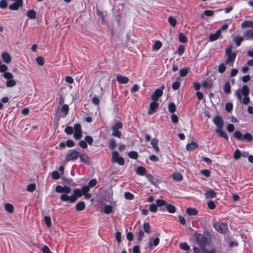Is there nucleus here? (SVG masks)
<instances>
[{
  "label": "nucleus",
  "mask_w": 253,
  "mask_h": 253,
  "mask_svg": "<svg viewBox=\"0 0 253 253\" xmlns=\"http://www.w3.org/2000/svg\"><path fill=\"white\" fill-rule=\"evenodd\" d=\"M250 89L247 85H244L242 88L237 89L235 94L237 98L244 104L247 105L250 102L249 95Z\"/></svg>",
  "instance_id": "1"
},
{
  "label": "nucleus",
  "mask_w": 253,
  "mask_h": 253,
  "mask_svg": "<svg viewBox=\"0 0 253 253\" xmlns=\"http://www.w3.org/2000/svg\"><path fill=\"white\" fill-rule=\"evenodd\" d=\"M83 195V187L82 189H75L73 190V195L69 196L66 194H61L60 199L62 201L67 202L69 201L71 203H75L78 197H81Z\"/></svg>",
  "instance_id": "2"
},
{
  "label": "nucleus",
  "mask_w": 253,
  "mask_h": 253,
  "mask_svg": "<svg viewBox=\"0 0 253 253\" xmlns=\"http://www.w3.org/2000/svg\"><path fill=\"white\" fill-rule=\"evenodd\" d=\"M233 136L239 141L252 142L253 140V136L250 133L247 132L243 135L239 130H236L233 133Z\"/></svg>",
  "instance_id": "3"
},
{
  "label": "nucleus",
  "mask_w": 253,
  "mask_h": 253,
  "mask_svg": "<svg viewBox=\"0 0 253 253\" xmlns=\"http://www.w3.org/2000/svg\"><path fill=\"white\" fill-rule=\"evenodd\" d=\"M194 237L196 243L200 245L201 248L203 247H205L209 244V239L208 237L204 234L195 233Z\"/></svg>",
  "instance_id": "4"
},
{
  "label": "nucleus",
  "mask_w": 253,
  "mask_h": 253,
  "mask_svg": "<svg viewBox=\"0 0 253 253\" xmlns=\"http://www.w3.org/2000/svg\"><path fill=\"white\" fill-rule=\"evenodd\" d=\"M213 227L219 233L221 234H225L228 230V226L227 224L217 222L213 224Z\"/></svg>",
  "instance_id": "5"
},
{
  "label": "nucleus",
  "mask_w": 253,
  "mask_h": 253,
  "mask_svg": "<svg viewBox=\"0 0 253 253\" xmlns=\"http://www.w3.org/2000/svg\"><path fill=\"white\" fill-rule=\"evenodd\" d=\"M79 156L80 152L76 150H73L66 155L65 160L66 161H75L77 160Z\"/></svg>",
  "instance_id": "6"
},
{
  "label": "nucleus",
  "mask_w": 253,
  "mask_h": 253,
  "mask_svg": "<svg viewBox=\"0 0 253 253\" xmlns=\"http://www.w3.org/2000/svg\"><path fill=\"white\" fill-rule=\"evenodd\" d=\"M112 161L113 163H118L120 165H124L125 164L124 159L121 157H119L118 152L116 151L112 152Z\"/></svg>",
  "instance_id": "7"
},
{
  "label": "nucleus",
  "mask_w": 253,
  "mask_h": 253,
  "mask_svg": "<svg viewBox=\"0 0 253 253\" xmlns=\"http://www.w3.org/2000/svg\"><path fill=\"white\" fill-rule=\"evenodd\" d=\"M55 191L58 193H63L62 194H66L69 193L71 189L70 187L67 186H62L61 185H57L55 188Z\"/></svg>",
  "instance_id": "8"
},
{
  "label": "nucleus",
  "mask_w": 253,
  "mask_h": 253,
  "mask_svg": "<svg viewBox=\"0 0 253 253\" xmlns=\"http://www.w3.org/2000/svg\"><path fill=\"white\" fill-rule=\"evenodd\" d=\"M225 55L227 56V58L225 61L226 64L232 66L233 62L236 58L237 53L235 52H233V53Z\"/></svg>",
  "instance_id": "9"
},
{
  "label": "nucleus",
  "mask_w": 253,
  "mask_h": 253,
  "mask_svg": "<svg viewBox=\"0 0 253 253\" xmlns=\"http://www.w3.org/2000/svg\"><path fill=\"white\" fill-rule=\"evenodd\" d=\"M75 132L74 137L76 139H79L82 137V127L81 125L79 124H76L74 126Z\"/></svg>",
  "instance_id": "10"
},
{
  "label": "nucleus",
  "mask_w": 253,
  "mask_h": 253,
  "mask_svg": "<svg viewBox=\"0 0 253 253\" xmlns=\"http://www.w3.org/2000/svg\"><path fill=\"white\" fill-rule=\"evenodd\" d=\"M159 106V104L157 101H153L150 105L149 109L148 110V113L149 115L153 114L154 113Z\"/></svg>",
  "instance_id": "11"
},
{
  "label": "nucleus",
  "mask_w": 253,
  "mask_h": 253,
  "mask_svg": "<svg viewBox=\"0 0 253 253\" xmlns=\"http://www.w3.org/2000/svg\"><path fill=\"white\" fill-rule=\"evenodd\" d=\"M163 91L160 89H157L151 95V99L153 101H157L159 98L163 94Z\"/></svg>",
  "instance_id": "12"
},
{
  "label": "nucleus",
  "mask_w": 253,
  "mask_h": 253,
  "mask_svg": "<svg viewBox=\"0 0 253 253\" xmlns=\"http://www.w3.org/2000/svg\"><path fill=\"white\" fill-rule=\"evenodd\" d=\"M156 203L157 207L160 208V210L162 211L166 210L167 203L165 201L161 199H158L156 201Z\"/></svg>",
  "instance_id": "13"
},
{
  "label": "nucleus",
  "mask_w": 253,
  "mask_h": 253,
  "mask_svg": "<svg viewBox=\"0 0 253 253\" xmlns=\"http://www.w3.org/2000/svg\"><path fill=\"white\" fill-rule=\"evenodd\" d=\"M213 123L217 126L218 128H222L223 127V120L220 117H215L213 119Z\"/></svg>",
  "instance_id": "14"
},
{
  "label": "nucleus",
  "mask_w": 253,
  "mask_h": 253,
  "mask_svg": "<svg viewBox=\"0 0 253 253\" xmlns=\"http://www.w3.org/2000/svg\"><path fill=\"white\" fill-rule=\"evenodd\" d=\"M14 1L15 2L11 4L9 7V8L11 10H17L22 5V0H15Z\"/></svg>",
  "instance_id": "15"
},
{
  "label": "nucleus",
  "mask_w": 253,
  "mask_h": 253,
  "mask_svg": "<svg viewBox=\"0 0 253 253\" xmlns=\"http://www.w3.org/2000/svg\"><path fill=\"white\" fill-rule=\"evenodd\" d=\"M216 195V192L212 189H210L205 191V196L207 199L213 198Z\"/></svg>",
  "instance_id": "16"
},
{
  "label": "nucleus",
  "mask_w": 253,
  "mask_h": 253,
  "mask_svg": "<svg viewBox=\"0 0 253 253\" xmlns=\"http://www.w3.org/2000/svg\"><path fill=\"white\" fill-rule=\"evenodd\" d=\"M159 242L160 239L159 238H156L154 239H153V238L150 239L148 242V246L150 249L152 250L153 249V246H157Z\"/></svg>",
  "instance_id": "17"
},
{
  "label": "nucleus",
  "mask_w": 253,
  "mask_h": 253,
  "mask_svg": "<svg viewBox=\"0 0 253 253\" xmlns=\"http://www.w3.org/2000/svg\"><path fill=\"white\" fill-rule=\"evenodd\" d=\"M1 57L3 61L5 63H9L11 61V57L10 55L6 52H3L1 53Z\"/></svg>",
  "instance_id": "18"
},
{
  "label": "nucleus",
  "mask_w": 253,
  "mask_h": 253,
  "mask_svg": "<svg viewBox=\"0 0 253 253\" xmlns=\"http://www.w3.org/2000/svg\"><path fill=\"white\" fill-rule=\"evenodd\" d=\"M158 143H159V140L156 138H153L151 140V145H152V147H153V148L154 149V150L156 153H159L160 151V149L158 146Z\"/></svg>",
  "instance_id": "19"
},
{
  "label": "nucleus",
  "mask_w": 253,
  "mask_h": 253,
  "mask_svg": "<svg viewBox=\"0 0 253 253\" xmlns=\"http://www.w3.org/2000/svg\"><path fill=\"white\" fill-rule=\"evenodd\" d=\"M116 80L120 84H127L129 81L127 77L122 75H118L116 77Z\"/></svg>",
  "instance_id": "20"
},
{
  "label": "nucleus",
  "mask_w": 253,
  "mask_h": 253,
  "mask_svg": "<svg viewBox=\"0 0 253 253\" xmlns=\"http://www.w3.org/2000/svg\"><path fill=\"white\" fill-rule=\"evenodd\" d=\"M220 35L221 33L220 30H217L214 33L211 34L210 35L209 40L210 41H215L218 38Z\"/></svg>",
  "instance_id": "21"
},
{
  "label": "nucleus",
  "mask_w": 253,
  "mask_h": 253,
  "mask_svg": "<svg viewBox=\"0 0 253 253\" xmlns=\"http://www.w3.org/2000/svg\"><path fill=\"white\" fill-rule=\"evenodd\" d=\"M146 176L147 180L150 182H151L152 184L155 185L159 181L157 177L154 176L152 174H147Z\"/></svg>",
  "instance_id": "22"
},
{
  "label": "nucleus",
  "mask_w": 253,
  "mask_h": 253,
  "mask_svg": "<svg viewBox=\"0 0 253 253\" xmlns=\"http://www.w3.org/2000/svg\"><path fill=\"white\" fill-rule=\"evenodd\" d=\"M89 189V186H84L83 187V193L86 199H88L91 196V194L88 193Z\"/></svg>",
  "instance_id": "23"
},
{
  "label": "nucleus",
  "mask_w": 253,
  "mask_h": 253,
  "mask_svg": "<svg viewBox=\"0 0 253 253\" xmlns=\"http://www.w3.org/2000/svg\"><path fill=\"white\" fill-rule=\"evenodd\" d=\"M215 132L217 133L219 136L223 137L226 140H228V135L222 129V128L216 129Z\"/></svg>",
  "instance_id": "24"
},
{
  "label": "nucleus",
  "mask_w": 253,
  "mask_h": 253,
  "mask_svg": "<svg viewBox=\"0 0 253 253\" xmlns=\"http://www.w3.org/2000/svg\"><path fill=\"white\" fill-rule=\"evenodd\" d=\"M197 147L198 144L194 142H192L191 143L187 144L186 149L187 151H192Z\"/></svg>",
  "instance_id": "25"
},
{
  "label": "nucleus",
  "mask_w": 253,
  "mask_h": 253,
  "mask_svg": "<svg viewBox=\"0 0 253 253\" xmlns=\"http://www.w3.org/2000/svg\"><path fill=\"white\" fill-rule=\"evenodd\" d=\"M186 212L189 215H196L198 213V211L195 208H188L186 210Z\"/></svg>",
  "instance_id": "26"
},
{
  "label": "nucleus",
  "mask_w": 253,
  "mask_h": 253,
  "mask_svg": "<svg viewBox=\"0 0 253 253\" xmlns=\"http://www.w3.org/2000/svg\"><path fill=\"white\" fill-rule=\"evenodd\" d=\"M79 157L80 158L81 161L83 163L88 164L90 162V160L89 158L85 154H80Z\"/></svg>",
  "instance_id": "27"
},
{
  "label": "nucleus",
  "mask_w": 253,
  "mask_h": 253,
  "mask_svg": "<svg viewBox=\"0 0 253 253\" xmlns=\"http://www.w3.org/2000/svg\"><path fill=\"white\" fill-rule=\"evenodd\" d=\"M244 36L247 40H250L253 38V30H248L244 33Z\"/></svg>",
  "instance_id": "28"
},
{
  "label": "nucleus",
  "mask_w": 253,
  "mask_h": 253,
  "mask_svg": "<svg viewBox=\"0 0 253 253\" xmlns=\"http://www.w3.org/2000/svg\"><path fill=\"white\" fill-rule=\"evenodd\" d=\"M241 27L245 28H253V22L251 21H244L241 24Z\"/></svg>",
  "instance_id": "29"
},
{
  "label": "nucleus",
  "mask_w": 253,
  "mask_h": 253,
  "mask_svg": "<svg viewBox=\"0 0 253 253\" xmlns=\"http://www.w3.org/2000/svg\"><path fill=\"white\" fill-rule=\"evenodd\" d=\"M85 208V205L84 202H79L76 204V209L77 211H82Z\"/></svg>",
  "instance_id": "30"
},
{
  "label": "nucleus",
  "mask_w": 253,
  "mask_h": 253,
  "mask_svg": "<svg viewBox=\"0 0 253 253\" xmlns=\"http://www.w3.org/2000/svg\"><path fill=\"white\" fill-rule=\"evenodd\" d=\"M60 111L64 113V116H63V117H66L69 112L68 105L67 104H64L62 105L60 108Z\"/></svg>",
  "instance_id": "31"
},
{
  "label": "nucleus",
  "mask_w": 253,
  "mask_h": 253,
  "mask_svg": "<svg viewBox=\"0 0 253 253\" xmlns=\"http://www.w3.org/2000/svg\"><path fill=\"white\" fill-rule=\"evenodd\" d=\"M146 169L143 167H138L136 170V173L140 175H144L146 173Z\"/></svg>",
  "instance_id": "32"
},
{
  "label": "nucleus",
  "mask_w": 253,
  "mask_h": 253,
  "mask_svg": "<svg viewBox=\"0 0 253 253\" xmlns=\"http://www.w3.org/2000/svg\"><path fill=\"white\" fill-rule=\"evenodd\" d=\"M224 91L226 93L231 92V86L229 82H226L223 86Z\"/></svg>",
  "instance_id": "33"
},
{
  "label": "nucleus",
  "mask_w": 253,
  "mask_h": 253,
  "mask_svg": "<svg viewBox=\"0 0 253 253\" xmlns=\"http://www.w3.org/2000/svg\"><path fill=\"white\" fill-rule=\"evenodd\" d=\"M243 37L240 36H236L233 38V41L236 43L237 46H240L243 41Z\"/></svg>",
  "instance_id": "34"
},
{
  "label": "nucleus",
  "mask_w": 253,
  "mask_h": 253,
  "mask_svg": "<svg viewBox=\"0 0 253 253\" xmlns=\"http://www.w3.org/2000/svg\"><path fill=\"white\" fill-rule=\"evenodd\" d=\"M27 16L32 19L36 18V13L34 10H29L27 12Z\"/></svg>",
  "instance_id": "35"
},
{
  "label": "nucleus",
  "mask_w": 253,
  "mask_h": 253,
  "mask_svg": "<svg viewBox=\"0 0 253 253\" xmlns=\"http://www.w3.org/2000/svg\"><path fill=\"white\" fill-rule=\"evenodd\" d=\"M166 210H167L169 213H173L175 211V207L170 204H167L166 206Z\"/></svg>",
  "instance_id": "36"
},
{
  "label": "nucleus",
  "mask_w": 253,
  "mask_h": 253,
  "mask_svg": "<svg viewBox=\"0 0 253 253\" xmlns=\"http://www.w3.org/2000/svg\"><path fill=\"white\" fill-rule=\"evenodd\" d=\"M111 129L113 130L112 135L114 136L118 137L119 138H121L122 136V133L119 129L115 128V127H111Z\"/></svg>",
  "instance_id": "37"
},
{
  "label": "nucleus",
  "mask_w": 253,
  "mask_h": 253,
  "mask_svg": "<svg viewBox=\"0 0 253 253\" xmlns=\"http://www.w3.org/2000/svg\"><path fill=\"white\" fill-rule=\"evenodd\" d=\"M4 208L5 210L10 213H12L14 211V207L10 204H6Z\"/></svg>",
  "instance_id": "38"
},
{
  "label": "nucleus",
  "mask_w": 253,
  "mask_h": 253,
  "mask_svg": "<svg viewBox=\"0 0 253 253\" xmlns=\"http://www.w3.org/2000/svg\"><path fill=\"white\" fill-rule=\"evenodd\" d=\"M226 63H222L219 65L218 68V71L220 73H223L226 70V67L225 65Z\"/></svg>",
  "instance_id": "39"
},
{
  "label": "nucleus",
  "mask_w": 253,
  "mask_h": 253,
  "mask_svg": "<svg viewBox=\"0 0 253 253\" xmlns=\"http://www.w3.org/2000/svg\"><path fill=\"white\" fill-rule=\"evenodd\" d=\"M188 72V69L186 67L180 69L179 70L180 76L184 77L186 76Z\"/></svg>",
  "instance_id": "40"
},
{
  "label": "nucleus",
  "mask_w": 253,
  "mask_h": 253,
  "mask_svg": "<svg viewBox=\"0 0 253 253\" xmlns=\"http://www.w3.org/2000/svg\"><path fill=\"white\" fill-rule=\"evenodd\" d=\"M168 109L169 112L173 113L176 110V106L174 103L173 102L169 103Z\"/></svg>",
  "instance_id": "41"
},
{
  "label": "nucleus",
  "mask_w": 253,
  "mask_h": 253,
  "mask_svg": "<svg viewBox=\"0 0 253 253\" xmlns=\"http://www.w3.org/2000/svg\"><path fill=\"white\" fill-rule=\"evenodd\" d=\"M143 229L145 233L149 234L151 233L150 226L149 223H144L143 224Z\"/></svg>",
  "instance_id": "42"
},
{
  "label": "nucleus",
  "mask_w": 253,
  "mask_h": 253,
  "mask_svg": "<svg viewBox=\"0 0 253 253\" xmlns=\"http://www.w3.org/2000/svg\"><path fill=\"white\" fill-rule=\"evenodd\" d=\"M179 247L184 251H188L190 249V246L185 242L181 243Z\"/></svg>",
  "instance_id": "43"
},
{
  "label": "nucleus",
  "mask_w": 253,
  "mask_h": 253,
  "mask_svg": "<svg viewBox=\"0 0 253 253\" xmlns=\"http://www.w3.org/2000/svg\"><path fill=\"white\" fill-rule=\"evenodd\" d=\"M172 178L176 181H180L182 179V176L180 173L175 172L172 174Z\"/></svg>",
  "instance_id": "44"
},
{
  "label": "nucleus",
  "mask_w": 253,
  "mask_h": 253,
  "mask_svg": "<svg viewBox=\"0 0 253 253\" xmlns=\"http://www.w3.org/2000/svg\"><path fill=\"white\" fill-rule=\"evenodd\" d=\"M16 84V81L13 79L7 80L6 83V86L8 87H13Z\"/></svg>",
  "instance_id": "45"
},
{
  "label": "nucleus",
  "mask_w": 253,
  "mask_h": 253,
  "mask_svg": "<svg viewBox=\"0 0 253 253\" xmlns=\"http://www.w3.org/2000/svg\"><path fill=\"white\" fill-rule=\"evenodd\" d=\"M168 22L170 24V25L174 27H175L176 24V20L172 17V16H169L168 18Z\"/></svg>",
  "instance_id": "46"
},
{
  "label": "nucleus",
  "mask_w": 253,
  "mask_h": 253,
  "mask_svg": "<svg viewBox=\"0 0 253 253\" xmlns=\"http://www.w3.org/2000/svg\"><path fill=\"white\" fill-rule=\"evenodd\" d=\"M241 151L239 149H236L234 154V159L236 160L239 159L241 157Z\"/></svg>",
  "instance_id": "47"
},
{
  "label": "nucleus",
  "mask_w": 253,
  "mask_h": 253,
  "mask_svg": "<svg viewBox=\"0 0 253 253\" xmlns=\"http://www.w3.org/2000/svg\"><path fill=\"white\" fill-rule=\"evenodd\" d=\"M112 211V207L110 205H105L104 207V212L106 214H109Z\"/></svg>",
  "instance_id": "48"
},
{
  "label": "nucleus",
  "mask_w": 253,
  "mask_h": 253,
  "mask_svg": "<svg viewBox=\"0 0 253 253\" xmlns=\"http://www.w3.org/2000/svg\"><path fill=\"white\" fill-rule=\"evenodd\" d=\"M129 157L131 159H136L138 157V153L135 151H130L128 154Z\"/></svg>",
  "instance_id": "49"
},
{
  "label": "nucleus",
  "mask_w": 253,
  "mask_h": 253,
  "mask_svg": "<svg viewBox=\"0 0 253 253\" xmlns=\"http://www.w3.org/2000/svg\"><path fill=\"white\" fill-rule=\"evenodd\" d=\"M44 221L46 226L50 227L51 225V218L48 216H45L44 218Z\"/></svg>",
  "instance_id": "50"
},
{
  "label": "nucleus",
  "mask_w": 253,
  "mask_h": 253,
  "mask_svg": "<svg viewBox=\"0 0 253 253\" xmlns=\"http://www.w3.org/2000/svg\"><path fill=\"white\" fill-rule=\"evenodd\" d=\"M201 251L203 253H215V250L212 249L211 250H209L207 249L205 247H203L201 248Z\"/></svg>",
  "instance_id": "51"
},
{
  "label": "nucleus",
  "mask_w": 253,
  "mask_h": 253,
  "mask_svg": "<svg viewBox=\"0 0 253 253\" xmlns=\"http://www.w3.org/2000/svg\"><path fill=\"white\" fill-rule=\"evenodd\" d=\"M51 177L54 179H58L60 177V175L58 171H53L52 173Z\"/></svg>",
  "instance_id": "52"
},
{
  "label": "nucleus",
  "mask_w": 253,
  "mask_h": 253,
  "mask_svg": "<svg viewBox=\"0 0 253 253\" xmlns=\"http://www.w3.org/2000/svg\"><path fill=\"white\" fill-rule=\"evenodd\" d=\"M162 43L161 42L158 41H156L154 45H153V48L155 49V50H158L159 49H160L161 46H162Z\"/></svg>",
  "instance_id": "53"
},
{
  "label": "nucleus",
  "mask_w": 253,
  "mask_h": 253,
  "mask_svg": "<svg viewBox=\"0 0 253 253\" xmlns=\"http://www.w3.org/2000/svg\"><path fill=\"white\" fill-rule=\"evenodd\" d=\"M179 40L180 42L184 43L187 41L186 37L183 33H180L179 34Z\"/></svg>",
  "instance_id": "54"
},
{
  "label": "nucleus",
  "mask_w": 253,
  "mask_h": 253,
  "mask_svg": "<svg viewBox=\"0 0 253 253\" xmlns=\"http://www.w3.org/2000/svg\"><path fill=\"white\" fill-rule=\"evenodd\" d=\"M158 207L156 204H152L150 205L149 210L153 212H155L157 211Z\"/></svg>",
  "instance_id": "55"
},
{
  "label": "nucleus",
  "mask_w": 253,
  "mask_h": 253,
  "mask_svg": "<svg viewBox=\"0 0 253 253\" xmlns=\"http://www.w3.org/2000/svg\"><path fill=\"white\" fill-rule=\"evenodd\" d=\"M3 77L7 79L8 80L12 79L13 78V75L10 73V72H5L3 75Z\"/></svg>",
  "instance_id": "56"
},
{
  "label": "nucleus",
  "mask_w": 253,
  "mask_h": 253,
  "mask_svg": "<svg viewBox=\"0 0 253 253\" xmlns=\"http://www.w3.org/2000/svg\"><path fill=\"white\" fill-rule=\"evenodd\" d=\"M125 197L126 199L127 200H132L134 198V196L132 194L129 192H126L125 193Z\"/></svg>",
  "instance_id": "57"
},
{
  "label": "nucleus",
  "mask_w": 253,
  "mask_h": 253,
  "mask_svg": "<svg viewBox=\"0 0 253 253\" xmlns=\"http://www.w3.org/2000/svg\"><path fill=\"white\" fill-rule=\"evenodd\" d=\"M232 48H233L232 45H231V44L228 45L225 49V54L233 53V52H232Z\"/></svg>",
  "instance_id": "58"
},
{
  "label": "nucleus",
  "mask_w": 253,
  "mask_h": 253,
  "mask_svg": "<svg viewBox=\"0 0 253 253\" xmlns=\"http://www.w3.org/2000/svg\"><path fill=\"white\" fill-rule=\"evenodd\" d=\"M36 185L35 184H31L27 186V190L30 192H33L35 190Z\"/></svg>",
  "instance_id": "59"
},
{
  "label": "nucleus",
  "mask_w": 253,
  "mask_h": 253,
  "mask_svg": "<svg viewBox=\"0 0 253 253\" xmlns=\"http://www.w3.org/2000/svg\"><path fill=\"white\" fill-rule=\"evenodd\" d=\"M36 61L38 63V64L41 66L42 65L44 64V61L42 57L41 56H38L36 58Z\"/></svg>",
  "instance_id": "60"
},
{
  "label": "nucleus",
  "mask_w": 253,
  "mask_h": 253,
  "mask_svg": "<svg viewBox=\"0 0 253 253\" xmlns=\"http://www.w3.org/2000/svg\"><path fill=\"white\" fill-rule=\"evenodd\" d=\"M117 146V143L114 139H112L109 144V148L111 149H114Z\"/></svg>",
  "instance_id": "61"
},
{
  "label": "nucleus",
  "mask_w": 253,
  "mask_h": 253,
  "mask_svg": "<svg viewBox=\"0 0 253 253\" xmlns=\"http://www.w3.org/2000/svg\"><path fill=\"white\" fill-rule=\"evenodd\" d=\"M233 108V105L231 103H227L225 105V110L228 112H230Z\"/></svg>",
  "instance_id": "62"
},
{
  "label": "nucleus",
  "mask_w": 253,
  "mask_h": 253,
  "mask_svg": "<svg viewBox=\"0 0 253 253\" xmlns=\"http://www.w3.org/2000/svg\"><path fill=\"white\" fill-rule=\"evenodd\" d=\"M97 183V181L95 179H92L90 180L88 182V185L87 186H89V188L92 187L96 185Z\"/></svg>",
  "instance_id": "63"
},
{
  "label": "nucleus",
  "mask_w": 253,
  "mask_h": 253,
  "mask_svg": "<svg viewBox=\"0 0 253 253\" xmlns=\"http://www.w3.org/2000/svg\"><path fill=\"white\" fill-rule=\"evenodd\" d=\"M65 132L68 134H71L73 132V129L72 126H67L65 128Z\"/></svg>",
  "instance_id": "64"
}]
</instances>
